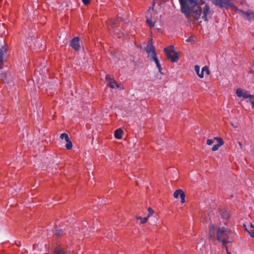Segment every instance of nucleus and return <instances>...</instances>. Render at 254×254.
Instances as JSON below:
<instances>
[{
	"mask_svg": "<svg viewBox=\"0 0 254 254\" xmlns=\"http://www.w3.org/2000/svg\"><path fill=\"white\" fill-rule=\"evenodd\" d=\"M221 145H219V144H215L213 146L212 148V151H216L219 147H220Z\"/></svg>",
	"mask_w": 254,
	"mask_h": 254,
	"instance_id": "26",
	"label": "nucleus"
},
{
	"mask_svg": "<svg viewBox=\"0 0 254 254\" xmlns=\"http://www.w3.org/2000/svg\"><path fill=\"white\" fill-rule=\"evenodd\" d=\"M123 131L121 128L116 129L114 133L115 137L117 139H121L122 138V134Z\"/></svg>",
	"mask_w": 254,
	"mask_h": 254,
	"instance_id": "16",
	"label": "nucleus"
},
{
	"mask_svg": "<svg viewBox=\"0 0 254 254\" xmlns=\"http://www.w3.org/2000/svg\"><path fill=\"white\" fill-rule=\"evenodd\" d=\"M243 227H244V228H245V229L246 228H247L246 227V225L245 224H243Z\"/></svg>",
	"mask_w": 254,
	"mask_h": 254,
	"instance_id": "40",
	"label": "nucleus"
},
{
	"mask_svg": "<svg viewBox=\"0 0 254 254\" xmlns=\"http://www.w3.org/2000/svg\"><path fill=\"white\" fill-rule=\"evenodd\" d=\"M213 142L212 139H208L207 140L206 143L208 145H210L213 143Z\"/></svg>",
	"mask_w": 254,
	"mask_h": 254,
	"instance_id": "31",
	"label": "nucleus"
},
{
	"mask_svg": "<svg viewBox=\"0 0 254 254\" xmlns=\"http://www.w3.org/2000/svg\"><path fill=\"white\" fill-rule=\"evenodd\" d=\"M63 234V231L62 229L55 230V235L57 237H60Z\"/></svg>",
	"mask_w": 254,
	"mask_h": 254,
	"instance_id": "20",
	"label": "nucleus"
},
{
	"mask_svg": "<svg viewBox=\"0 0 254 254\" xmlns=\"http://www.w3.org/2000/svg\"><path fill=\"white\" fill-rule=\"evenodd\" d=\"M82 2L85 5H87L90 3V0H82Z\"/></svg>",
	"mask_w": 254,
	"mask_h": 254,
	"instance_id": "33",
	"label": "nucleus"
},
{
	"mask_svg": "<svg viewBox=\"0 0 254 254\" xmlns=\"http://www.w3.org/2000/svg\"><path fill=\"white\" fill-rule=\"evenodd\" d=\"M225 248H226L227 254H231V253L228 251V247L227 246H225Z\"/></svg>",
	"mask_w": 254,
	"mask_h": 254,
	"instance_id": "34",
	"label": "nucleus"
},
{
	"mask_svg": "<svg viewBox=\"0 0 254 254\" xmlns=\"http://www.w3.org/2000/svg\"><path fill=\"white\" fill-rule=\"evenodd\" d=\"M148 217H149L150 216H151L154 213V210L151 208L149 207L148 208Z\"/></svg>",
	"mask_w": 254,
	"mask_h": 254,
	"instance_id": "25",
	"label": "nucleus"
},
{
	"mask_svg": "<svg viewBox=\"0 0 254 254\" xmlns=\"http://www.w3.org/2000/svg\"><path fill=\"white\" fill-rule=\"evenodd\" d=\"M188 1H189L191 4H196L197 2L201 1V0H179L181 11L184 13L186 17L189 16L190 13V8L187 4Z\"/></svg>",
	"mask_w": 254,
	"mask_h": 254,
	"instance_id": "2",
	"label": "nucleus"
},
{
	"mask_svg": "<svg viewBox=\"0 0 254 254\" xmlns=\"http://www.w3.org/2000/svg\"><path fill=\"white\" fill-rule=\"evenodd\" d=\"M194 70L197 73V75L200 78H203L204 77V73L205 72L206 74L208 75L209 74V70L208 69V67L206 66H203L202 69L201 71L200 72V68L198 65H195L194 66Z\"/></svg>",
	"mask_w": 254,
	"mask_h": 254,
	"instance_id": "6",
	"label": "nucleus"
},
{
	"mask_svg": "<svg viewBox=\"0 0 254 254\" xmlns=\"http://www.w3.org/2000/svg\"><path fill=\"white\" fill-rule=\"evenodd\" d=\"M245 230L250 234L251 237L254 238V226L251 223L248 228H246Z\"/></svg>",
	"mask_w": 254,
	"mask_h": 254,
	"instance_id": "15",
	"label": "nucleus"
},
{
	"mask_svg": "<svg viewBox=\"0 0 254 254\" xmlns=\"http://www.w3.org/2000/svg\"><path fill=\"white\" fill-rule=\"evenodd\" d=\"M236 11L237 13H239L240 14H241L243 17L244 15V13L246 11H244L240 9H237L236 10Z\"/></svg>",
	"mask_w": 254,
	"mask_h": 254,
	"instance_id": "28",
	"label": "nucleus"
},
{
	"mask_svg": "<svg viewBox=\"0 0 254 254\" xmlns=\"http://www.w3.org/2000/svg\"><path fill=\"white\" fill-rule=\"evenodd\" d=\"M147 23L150 26L154 27L155 25V22H153L151 19H148L147 20Z\"/></svg>",
	"mask_w": 254,
	"mask_h": 254,
	"instance_id": "23",
	"label": "nucleus"
},
{
	"mask_svg": "<svg viewBox=\"0 0 254 254\" xmlns=\"http://www.w3.org/2000/svg\"><path fill=\"white\" fill-rule=\"evenodd\" d=\"M5 51H1L0 52V65L3 63V58L5 54Z\"/></svg>",
	"mask_w": 254,
	"mask_h": 254,
	"instance_id": "18",
	"label": "nucleus"
},
{
	"mask_svg": "<svg viewBox=\"0 0 254 254\" xmlns=\"http://www.w3.org/2000/svg\"><path fill=\"white\" fill-rule=\"evenodd\" d=\"M70 45L75 51H78L80 48L78 37L74 38L70 42Z\"/></svg>",
	"mask_w": 254,
	"mask_h": 254,
	"instance_id": "8",
	"label": "nucleus"
},
{
	"mask_svg": "<svg viewBox=\"0 0 254 254\" xmlns=\"http://www.w3.org/2000/svg\"><path fill=\"white\" fill-rule=\"evenodd\" d=\"M238 144H239V146L240 147V148H242V143L240 142H238Z\"/></svg>",
	"mask_w": 254,
	"mask_h": 254,
	"instance_id": "37",
	"label": "nucleus"
},
{
	"mask_svg": "<svg viewBox=\"0 0 254 254\" xmlns=\"http://www.w3.org/2000/svg\"><path fill=\"white\" fill-rule=\"evenodd\" d=\"M52 254H68L67 253L64 251L61 246H57L53 251Z\"/></svg>",
	"mask_w": 254,
	"mask_h": 254,
	"instance_id": "13",
	"label": "nucleus"
},
{
	"mask_svg": "<svg viewBox=\"0 0 254 254\" xmlns=\"http://www.w3.org/2000/svg\"><path fill=\"white\" fill-rule=\"evenodd\" d=\"M60 138L62 139H64L65 140H68L69 137H68L67 134H66L65 133H63L61 134Z\"/></svg>",
	"mask_w": 254,
	"mask_h": 254,
	"instance_id": "21",
	"label": "nucleus"
},
{
	"mask_svg": "<svg viewBox=\"0 0 254 254\" xmlns=\"http://www.w3.org/2000/svg\"><path fill=\"white\" fill-rule=\"evenodd\" d=\"M158 68L159 72H160L162 74V72H161V70H162V68L161 66H160V67H158Z\"/></svg>",
	"mask_w": 254,
	"mask_h": 254,
	"instance_id": "36",
	"label": "nucleus"
},
{
	"mask_svg": "<svg viewBox=\"0 0 254 254\" xmlns=\"http://www.w3.org/2000/svg\"><path fill=\"white\" fill-rule=\"evenodd\" d=\"M156 66L157 67H160L161 64L158 63L156 64Z\"/></svg>",
	"mask_w": 254,
	"mask_h": 254,
	"instance_id": "38",
	"label": "nucleus"
},
{
	"mask_svg": "<svg viewBox=\"0 0 254 254\" xmlns=\"http://www.w3.org/2000/svg\"><path fill=\"white\" fill-rule=\"evenodd\" d=\"M209 228V235L213 240L217 239L223 245L232 242V236L233 233L229 228L219 227L217 228L216 235L215 228L213 225H210Z\"/></svg>",
	"mask_w": 254,
	"mask_h": 254,
	"instance_id": "1",
	"label": "nucleus"
},
{
	"mask_svg": "<svg viewBox=\"0 0 254 254\" xmlns=\"http://www.w3.org/2000/svg\"><path fill=\"white\" fill-rule=\"evenodd\" d=\"M66 142V144L65 145V147L67 149H71L72 147V142L70 141V139H69V138H68V140H65Z\"/></svg>",
	"mask_w": 254,
	"mask_h": 254,
	"instance_id": "19",
	"label": "nucleus"
},
{
	"mask_svg": "<svg viewBox=\"0 0 254 254\" xmlns=\"http://www.w3.org/2000/svg\"><path fill=\"white\" fill-rule=\"evenodd\" d=\"M136 218L137 220H140V221L142 220V217L141 216H137Z\"/></svg>",
	"mask_w": 254,
	"mask_h": 254,
	"instance_id": "35",
	"label": "nucleus"
},
{
	"mask_svg": "<svg viewBox=\"0 0 254 254\" xmlns=\"http://www.w3.org/2000/svg\"><path fill=\"white\" fill-rule=\"evenodd\" d=\"M106 80L109 82V85L111 88H115L116 87H119L115 80L112 78L110 75H107L106 76Z\"/></svg>",
	"mask_w": 254,
	"mask_h": 254,
	"instance_id": "9",
	"label": "nucleus"
},
{
	"mask_svg": "<svg viewBox=\"0 0 254 254\" xmlns=\"http://www.w3.org/2000/svg\"><path fill=\"white\" fill-rule=\"evenodd\" d=\"M151 58L155 62L156 64H157V63H159V61H158V59L157 58V55H154V57H152Z\"/></svg>",
	"mask_w": 254,
	"mask_h": 254,
	"instance_id": "29",
	"label": "nucleus"
},
{
	"mask_svg": "<svg viewBox=\"0 0 254 254\" xmlns=\"http://www.w3.org/2000/svg\"><path fill=\"white\" fill-rule=\"evenodd\" d=\"M165 54L172 62H176L178 60V53L174 50L173 46H169L164 49Z\"/></svg>",
	"mask_w": 254,
	"mask_h": 254,
	"instance_id": "3",
	"label": "nucleus"
},
{
	"mask_svg": "<svg viewBox=\"0 0 254 254\" xmlns=\"http://www.w3.org/2000/svg\"><path fill=\"white\" fill-rule=\"evenodd\" d=\"M190 40L189 39H187L186 41L189 42Z\"/></svg>",
	"mask_w": 254,
	"mask_h": 254,
	"instance_id": "42",
	"label": "nucleus"
},
{
	"mask_svg": "<svg viewBox=\"0 0 254 254\" xmlns=\"http://www.w3.org/2000/svg\"><path fill=\"white\" fill-rule=\"evenodd\" d=\"M148 218L149 217H148V216L147 217H146L143 218H142V220H141V223H142V224H144V223H146V222L148 220Z\"/></svg>",
	"mask_w": 254,
	"mask_h": 254,
	"instance_id": "30",
	"label": "nucleus"
},
{
	"mask_svg": "<svg viewBox=\"0 0 254 254\" xmlns=\"http://www.w3.org/2000/svg\"><path fill=\"white\" fill-rule=\"evenodd\" d=\"M212 2L216 5L220 7H226L227 8L232 7L233 4L229 0H211Z\"/></svg>",
	"mask_w": 254,
	"mask_h": 254,
	"instance_id": "5",
	"label": "nucleus"
},
{
	"mask_svg": "<svg viewBox=\"0 0 254 254\" xmlns=\"http://www.w3.org/2000/svg\"><path fill=\"white\" fill-rule=\"evenodd\" d=\"M221 219L223 220V223L226 224L229 218L230 213L228 211L222 210L220 211Z\"/></svg>",
	"mask_w": 254,
	"mask_h": 254,
	"instance_id": "10",
	"label": "nucleus"
},
{
	"mask_svg": "<svg viewBox=\"0 0 254 254\" xmlns=\"http://www.w3.org/2000/svg\"><path fill=\"white\" fill-rule=\"evenodd\" d=\"M208 9H209L208 7L207 6L206 10H204L203 11V15L202 16L203 18H204V17H205V18H206V13L207 12Z\"/></svg>",
	"mask_w": 254,
	"mask_h": 254,
	"instance_id": "32",
	"label": "nucleus"
},
{
	"mask_svg": "<svg viewBox=\"0 0 254 254\" xmlns=\"http://www.w3.org/2000/svg\"><path fill=\"white\" fill-rule=\"evenodd\" d=\"M184 191H183L182 190H178L174 192L173 196L175 198H177L179 197V195L180 196L181 195L182 193Z\"/></svg>",
	"mask_w": 254,
	"mask_h": 254,
	"instance_id": "17",
	"label": "nucleus"
},
{
	"mask_svg": "<svg viewBox=\"0 0 254 254\" xmlns=\"http://www.w3.org/2000/svg\"><path fill=\"white\" fill-rule=\"evenodd\" d=\"M243 17L249 21L254 19V11L252 10L246 11Z\"/></svg>",
	"mask_w": 254,
	"mask_h": 254,
	"instance_id": "12",
	"label": "nucleus"
},
{
	"mask_svg": "<svg viewBox=\"0 0 254 254\" xmlns=\"http://www.w3.org/2000/svg\"><path fill=\"white\" fill-rule=\"evenodd\" d=\"M250 102L251 103L252 106L254 107V96L251 95L249 98Z\"/></svg>",
	"mask_w": 254,
	"mask_h": 254,
	"instance_id": "24",
	"label": "nucleus"
},
{
	"mask_svg": "<svg viewBox=\"0 0 254 254\" xmlns=\"http://www.w3.org/2000/svg\"><path fill=\"white\" fill-rule=\"evenodd\" d=\"M187 4L189 6V7L190 8V13H191V11L192 10V7H196V8L192 12V16L195 19H198L201 15V8L200 6L198 5V2L196 4H191L189 1H188ZM190 16L188 17H186L187 18H189Z\"/></svg>",
	"mask_w": 254,
	"mask_h": 254,
	"instance_id": "4",
	"label": "nucleus"
},
{
	"mask_svg": "<svg viewBox=\"0 0 254 254\" xmlns=\"http://www.w3.org/2000/svg\"><path fill=\"white\" fill-rule=\"evenodd\" d=\"M43 246V245L42 244H41L40 245H38L37 247H42Z\"/></svg>",
	"mask_w": 254,
	"mask_h": 254,
	"instance_id": "41",
	"label": "nucleus"
},
{
	"mask_svg": "<svg viewBox=\"0 0 254 254\" xmlns=\"http://www.w3.org/2000/svg\"><path fill=\"white\" fill-rule=\"evenodd\" d=\"M231 125L232 126H233L234 127H237V126H234V124H233V123H231Z\"/></svg>",
	"mask_w": 254,
	"mask_h": 254,
	"instance_id": "39",
	"label": "nucleus"
},
{
	"mask_svg": "<svg viewBox=\"0 0 254 254\" xmlns=\"http://www.w3.org/2000/svg\"><path fill=\"white\" fill-rule=\"evenodd\" d=\"M146 52L148 54V56L151 58L154 57V55H156L155 53V49L153 45H148L146 48Z\"/></svg>",
	"mask_w": 254,
	"mask_h": 254,
	"instance_id": "11",
	"label": "nucleus"
},
{
	"mask_svg": "<svg viewBox=\"0 0 254 254\" xmlns=\"http://www.w3.org/2000/svg\"><path fill=\"white\" fill-rule=\"evenodd\" d=\"M122 18L118 17L117 19H111L110 20L109 23L111 26L113 27H117L119 25V22L121 21Z\"/></svg>",
	"mask_w": 254,
	"mask_h": 254,
	"instance_id": "14",
	"label": "nucleus"
},
{
	"mask_svg": "<svg viewBox=\"0 0 254 254\" xmlns=\"http://www.w3.org/2000/svg\"><path fill=\"white\" fill-rule=\"evenodd\" d=\"M236 94L238 97H243L244 99H249L251 96V94L248 91L242 89L241 88L237 89L236 92Z\"/></svg>",
	"mask_w": 254,
	"mask_h": 254,
	"instance_id": "7",
	"label": "nucleus"
},
{
	"mask_svg": "<svg viewBox=\"0 0 254 254\" xmlns=\"http://www.w3.org/2000/svg\"><path fill=\"white\" fill-rule=\"evenodd\" d=\"M214 139L216 140L218 142V144L221 146L224 144V141H223L222 139L220 137H214Z\"/></svg>",
	"mask_w": 254,
	"mask_h": 254,
	"instance_id": "22",
	"label": "nucleus"
},
{
	"mask_svg": "<svg viewBox=\"0 0 254 254\" xmlns=\"http://www.w3.org/2000/svg\"><path fill=\"white\" fill-rule=\"evenodd\" d=\"M181 199V202L182 203H184L185 202V194L184 192L182 193L181 195L180 196Z\"/></svg>",
	"mask_w": 254,
	"mask_h": 254,
	"instance_id": "27",
	"label": "nucleus"
}]
</instances>
